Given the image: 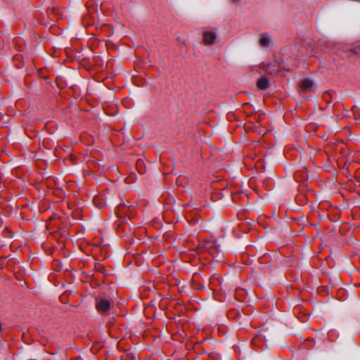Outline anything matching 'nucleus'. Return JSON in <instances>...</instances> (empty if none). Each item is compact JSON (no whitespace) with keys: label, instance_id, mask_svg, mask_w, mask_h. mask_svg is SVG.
<instances>
[{"label":"nucleus","instance_id":"obj_1","mask_svg":"<svg viewBox=\"0 0 360 360\" xmlns=\"http://www.w3.org/2000/svg\"><path fill=\"white\" fill-rule=\"evenodd\" d=\"M112 303L111 300L105 298H98L96 300V308L100 312H105L108 310Z\"/></svg>","mask_w":360,"mask_h":360},{"label":"nucleus","instance_id":"obj_2","mask_svg":"<svg viewBox=\"0 0 360 360\" xmlns=\"http://www.w3.org/2000/svg\"><path fill=\"white\" fill-rule=\"evenodd\" d=\"M314 86L313 80L306 78L303 79L300 83V89L302 92L307 93L312 90Z\"/></svg>","mask_w":360,"mask_h":360},{"label":"nucleus","instance_id":"obj_3","mask_svg":"<svg viewBox=\"0 0 360 360\" xmlns=\"http://www.w3.org/2000/svg\"><path fill=\"white\" fill-rule=\"evenodd\" d=\"M216 34L212 32H205L203 36V41L206 45H212L214 43Z\"/></svg>","mask_w":360,"mask_h":360},{"label":"nucleus","instance_id":"obj_4","mask_svg":"<svg viewBox=\"0 0 360 360\" xmlns=\"http://www.w3.org/2000/svg\"><path fill=\"white\" fill-rule=\"evenodd\" d=\"M257 86L259 89H266L269 87L270 81L266 77L262 76L258 79Z\"/></svg>","mask_w":360,"mask_h":360},{"label":"nucleus","instance_id":"obj_5","mask_svg":"<svg viewBox=\"0 0 360 360\" xmlns=\"http://www.w3.org/2000/svg\"><path fill=\"white\" fill-rule=\"evenodd\" d=\"M271 38L267 33L261 34L259 39V44L262 47H268L270 45Z\"/></svg>","mask_w":360,"mask_h":360},{"label":"nucleus","instance_id":"obj_6","mask_svg":"<svg viewBox=\"0 0 360 360\" xmlns=\"http://www.w3.org/2000/svg\"><path fill=\"white\" fill-rule=\"evenodd\" d=\"M136 170L140 174H143L146 172V165H145V162L141 158L136 160Z\"/></svg>","mask_w":360,"mask_h":360},{"label":"nucleus","instance_id":"obj_7","mask_svg":"<svg viewBox=\"0 0 360 360\" xmlns=\"http://www.w3.org/2000/svg\"><path fill=\"white\" fill-rule=\"evenodd\" d=\"M352 51L354 52V54L360 56V44L354 46L352 49Z\"/></svg>","mask_w":360,"mask_h":360},{"label":"nucleus","instance_id":"obj_8","mask_svg":"<svg viewBox=\"0 0 360 360\" xmlns=\"http://www.w3.org/2000/svg\"><path fill=\"white\" fill-rule=\"evenodd\" d=\"M231 1H232V2H233V3L236 4V3H238V1H239V0H231Z\"/></svg>","mask_w":360,"mask_h":360}]
</instances>
